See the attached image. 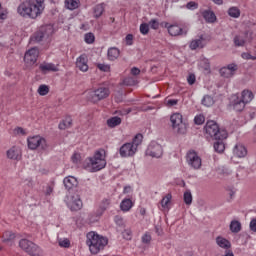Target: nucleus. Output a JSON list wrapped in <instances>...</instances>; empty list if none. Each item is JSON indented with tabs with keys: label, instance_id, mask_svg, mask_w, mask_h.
Returning <instances> with one entry per match:
<instances>
[{
	"label": "nucleus",
	"instance_id": "f257e3e1",
	"mask_svg": "<svg viewBox=\"0 0 256 256\" xmlns=\"http://www.w3.org/2000/svg\"><path fill=\"white\" fill-rule=\"evenodd\" d=\"M45 9V0H25L17 7V13L24 19H37Z\"/></svg>",
	"mask_w": 256,
	"mask_h": 256
},
{
	"label": "nucleus",
	"instance_id": "f03ea898",
	"mask_svg": "<svg viewBox=\"0 0 256 256\" xmlns=\"http://www.w3.org/2000/svg\"><path fill=\"white\" fill-rule=\"evenodd\" d=\"M107 166V159L105 150L100 149L94 153L93 156L86 158L83 162V169L89 173H97Z\"/></svg>",
	"mask_w": 256,
	"mask_h": 256
},
{
	"label": "nucleus",
	"instance_id": "7ed1b4c3",
	"mask_svg": "<svg viewBox=\"0 0 256 256\" xmlns=\"http://www.w3.org/2000/svg\"><path fill=\"white\" fill-rule=\"evenodd\" d=\"M109 243L107 238L95 233V232H89L86 235V245L89 247L90 252L93 255H97L99 251H103L105 249V246Z\"/></svg>",
	"mask_w": 256,
	"mask_h": 256
},
{
	"label": "nucleus",
	"instance_id": "20e7f679",
	"mask_svg": "<svg viewBox=\"0 0 256 256\" xmlns=\"http://www.w3.org/2000/svg\"><path fill=\"white\" fill-rule=\"evenodd\" d=\"M205 133L207 137L211 139H226L227 131L219 129L217 122L210 120L205 125Z\"/></svg>",
	"mask_w": 256,
	"mask_h": 256
},
{
	"label": "nucleus",
	"instance_id": "39448f33",
	"mask_svg": "<svg viewBox=\"0 0 256 256\" xmlns=\"http://www.w3.org/2000/svg\"><path fill=\"white\" fill-rule=\"evenodd\" d=\"M170 123L172 125V129L176 133H180V135L187 133V124L183 122V115H181V113L172 114L170 117Z\"/></svg>",
	"mask_w": 256,
	"mask_h": 256
},
{
	"label": "nucleus",
	"instance_id": "423d86ee",
	"mask_svg": "<svg viewBox=\"0 0 256 256\" xmlns=\"http://www.w3.org/2000/svg\"><path fill=\"white\" fill-rule=\"evenodd\" d=\"M65 203L70 211H81L83 209V201L79 193H69L65 198Z\"/></svg>",
	"mask_w": 256,
	"mask_h": 256
},
{
	"label": "nucleus",
	"instance_id": "0eeeda50",
	"mask_svg": "<svg viewBox=\"0 0 256 256\" xmlns=\"http://www.w3.org/2000/svg\"><path fill=\"white\" fill-rule=\"evenodd\" d=\"M19 246L21 247V249L26 251V253H28L29 255H32V256L41 255V248H39V246H37L35 243L27 239L20 240Z\"/></svg>",
	"mask_w": 256,
	"mask_h": 256
},
{
	"label": "nucleus",
	"instance_id": "6e6552de",
	"mask_svg": "<svg viewBox=\"0 0 256 256\" xmlns=\"http://www.w3.org/2000/svg\"><path fill=\"white\" fill-rule=\"evenodd\" d=\"M164 27L168 29V33L171 35V37H185L187 33H189V29L187 27L183 28L178 24L170 25L168 22H165Z\"/></svg>",
	"mask_w": 256,
	"mask_h": 256
},
{
	"label": "nucleus",
	"instance_id": "1a4fd4ad",
	"mask_svg": "<svg viewBox=\"0 0 256 256\" xmlns=\"http://www.w3.org/2000/svg\"><path fill=\"white\" fill-rule=\"evenodd\" d=\"M111 91L107 87H99L98 89L90 92L89 99L92 103H97V101H103V99H107Z\"/></svg>",
	"mask_w": 256,
	"mask_h": 256
},
{
	"label": "nucleus",
	"instance_id": "9d476101",
	"mask_svg": "<svg viewBox=\"0 0 256 256\" xmlns=\"http://www.w3.org/2000/svg\"><path fill=\"white\" fill-rule=\"evenodd\" d=\"M27 142H28V147L34 151L35 149H46L47 148V141L45 140V138L39 136V135H36V136H32V137H29L27 139Z\"/></svg>",
	"mask_w": 256,
	"mask_h": 256
},
{
	"label": "nucleus",
	"instance_id": "9b49d317",
	"mask_svg": "<svg viewBox=\"0 0 256 256\" xmlns=\"http://www.w3.org/2000/svg\"><path fill=\"white\" fill-rule=\"evenodd\" d=\"M50 35H53V26L45 25L39 28V30L34 34L33 39L39 43Z\"/></svg>",
	"mask_w": 256,
	"mask_h": 256
},
{
	"label": "nucleus",
	"instance_id": "f8f14e48",
	"mask_svg": "<svg viewBox=\"0 0 256 256\" xmlns=\"http://www.w3.org/2000/svg\"><path fill=\"white\" fill-rule=\"evenodd\" d=\"M146 155L159 159L163 156V146L155 141L151 142L146 150Z\"/></svg>",
	"mask_w": 256,
	"mask_h": 256
},
{
	"label": "nucleus",
	"instance_id": "ddd939ff",
	"mask_svg": "<svg viewBox=\"0 0 256 256\" xmlns=\"http://www.w3.org/2000/svg\"><path fill=\"white\" fill-rule=\"evenodd\" d=\"M186 160L189 167H192V169H201L202 160L201 157H199V154H197V152H188Z\"/></svg>",
	"mask_w": 256,
	"mask_h": 256
},
{
	"label": "nucleus",
	"instance_id": "4468645a",
	"mask_svg": "<svg viewBox=\"0 0 256 256\" xmlns=\"http://www.w3.org/2000/svg\"><path fill=\"white\" fill-rule=\"evenodd\" d=\"M37 57H39V49L31 48L24 55V62L26 65H35L37 63Z\"/></svg>",
	"mask_w": 256,
	"mask_h": 256
},
{
	"label": "nucleus",
	"instance_id": "2eb2a0df",
	"mask_svg": "<svg viewBox=\"0 0 256 256\" xmlns=\"http://www.w3.org/2000/svg\"><path fill=\"white\" fill-rule=\"evenodd\" d=\"M119 153L121 157H133L137 153V150L133 144L128 142L120 147Z\"/></svg>",
	"mask_w": 256,
	"mask_h": 256
},
{
	"label": "nucleus",
	"instance_id": "dca6fc26",
	"mask_svg": "<svg viewBox=\"0 0 256 256\" xmlns=\"http://www.w3.org/2000/svg\"><path fill=\"white\" fill-rule=\"evenodd\" d=\"M236 71H237V65H233V66L228 65L220 68L219 73L221 77H224L225 79H229L233 77V75H235Z\"/></svg>",
	"mask_w": 256,
	"mask_h": 256
},
{
	"label": "nucleus",
	"instance_id": "f3484780",
	"mask_svg": "<svg viewBox=\"0 0 256 256\" xmlns=\"http://www.w3.org/2000/svg\"><path fill=\"white\" fill-rule=\"evenodd\" d=\"M207 45V41L205 40V37L203 35H200L198 39H194L190 42L189 48L192 51H195L196 49H203Z\"/></svg>",
	"mask_w": 256,
	"mask_h": 256
},
{
	"label": "nucleus",
	"instance_id": "a211bd4d",
	"mask_svg": "<svg viewBox=\"0 0 256 256\" xmlns=\"http://www.w3.org/2000/svg\"><path fill=\"white\" fill-rule=\"evenodd\" d=\"M230 105L234 109V111L241 112L243 111V109H245L246 104L239 98V96L234 95L231 98Z\"/></svg>",
	"mask_w": 256,
	"mask_h": 256
},
{
	"label": "nucleus",
	"instance_id": "6ab92c4d",
	"mask_svg": "<svg viewBox=\"0 0 256 256\" xmlns=\"http://www.w3.org/2000/svg\"><path fill=\"white\" fill-rule=\"evenodd\" d=\"M8 159L19 161L22 157L21 148L19 146H13L7 151Z\"/></svg>",
	"mask_w": 256,
	"mask_h": 256
},
{
	"label": "nucleus",
	"instance_id": "aec40b11",
	"mask_svg": "<svg viewBox=\"0 0 256 256\" xmlns=\"http://www.w3.org/2000/svg\"><path fill=\"white\" fill-rule=\"evenodd\" d=\"M63 184L65 189L68 191H71V189H75L79 185V182L77 181V178L73 176H67L63 180Z\"/></svg>",
	"mask_w": 256,
	"mask_h": 256
},
{
	"label": "nucleus",
	"instance_id": "412c9836",
	"mask_svg": "<svg viewBox=\"0 0 256 256\" xmlns=\"http://www.w3.org/2000/svg\"><path fill=\"white\" fill-rule=\"evenodd\" d=\"M216 245H218L220 249H224V250L231 249V242L223 236L216 237Z\"/></svg>",
	"mask_w": 256,
	"mask_h": 256
},
{
	"label": "nucleus",
	"instance_id": "4be33fe9",
	"mask_svg": "<svg viewBox=\"0 0 256 256\" xmlns=\"http://www.w3.org/2000/svg\"><path fill=\"white\" fill-rule=\"evenodd\" d=\"M233 153L235 157H239L240 159L247 156V148L243 146V144H236Z\"/></svg>",
	"mask_w": 256,
	"mask_h": 256
},
{
	"label": "nucleus",
	"instance_id": "5701e85b",
	"mask_svg": "<svg viewBox=\"0 0 256 256\" xmlns=\"http://www.w3.org/2000/svg\"><path fill=\"white\" fill-rule=\"evenodd\" d=\"M202 17L205 19L206 23H215V21H217V16L215 15V12L211 10H205L202 13Z\"/></svg>",
	"mask_w": 256,
	"mask_h": 256
},
{
	"label": "nucleus",
	"instance_id": "b1692460",
	"mask_svg": "<svg viewBox=\"0 0 256 256\" xmlns=\"http://www.w3.org/2000/svg\"><path fill=\"white\" fill-rule=\"evenodd\" d=\"M247 32L234 37V44L236 47H244L247 42Z\"/></svg>",
	"mask_w": 256,
	"mask_h": 256
},
{
	"label": "nucleus",
	"instance_id": "393cba45",
	"mask_svg": "<svg viewBox=\"0 0 256 256\" xmlns=\"http://www.w3.org/2000/svg\"><path fill=\"white\" fill-rule=\"evenodd\" d=\"M133 208V201L129 198H125L121 201L120 203V209L121 211H123L124 213H127V211H131V209Z\"/></svg>",
	"mask_w": 256,
	"mask_h": 256
},
{
	"label": "nucleus",
	"instance_id": "a878e982",
	"mask_svg": "<svg viewBox=\"0 0 256 256\" xmlns=\"http://www.w3.org/2000/svg\"><path fill=\"white\" fill-rule=\"evenodd\" d=\"M253 92L249 91V90H244L241 93V97H239L244 104L247 105V103H251L253 101Z\"/></svg>",
	"mask_w": 256,
	"mask_h": 256
},
{
	"label": "nucleus",
	"instance_id": "bb28decb",
	"mask_svg": "<svg viewBox=\"0 0 256 256\" xmlns=\"http://www.w3.org/2000/svg\"><path fill=\"white\" fill-rule=\"evenodd\" d=\"M121 52L118 50L117 47H112L108 49V59L110 61H115V59L119 58Z\"/></svg>",
	"mask_w": 256,
	"mask_h": 256
},
{
	"label": "nucleus",
	"instance_id": "cd10ccee",
	"mask_svg": "<svg viewBox=\"0 0 256 256\" xmlns=\"http://www.w3.org/2000/svg\"><path fill=\"white\" fill-rule=\"evenodd\" d=\"M215 143H214V150L216 151V153H223V151H225V139H215Z\"/></svg>",
	"mask_w": 256,
	"mask_h": 256
},
{
	"label": "nucleus",
	"instance_id": "c85d7f7f",
	"mask_svg": "<svg viewBox=\"0 0 256 256\" xmlns=\"http://www.w3.org/2000/svg\"><path fill=\"white\" fill-rule=\"evenodd\" d=\"M40 71L44 75H47V73H51V72L55 73V72L59 71V68H57V66H53V65H41Z\"/></svg>",
	"mask_w": 256,
	"mask_h": 256
},
{
	"label": "nucleus",
	"instance_id": "c756f323",
	"mask_svg": "<svg viewBox=\"0 0 256 256\" xmlns=\"http://www.w3.org/2000/svg\"><path fill=\"white\" fill-rule=\"evenodd\" d=\"M95 19H99L101 15L105 12V6L103 4H98L93 8Z\"/></svg>",
	"mask_w": 256,
	"mask_h": 256
},
{
	"label": "nucleus",
	"instance_id": "7c9ffc66",
	"mask_svg": "<svg viewBox=\"0 0 256 256\" xmlns=\"http://www.w3.org/2000/svg\"><path fill=\"white\" fill-rule=\"evenodd\" d=\"M65 7L70 11H75L79 7V0H65Z\"/></svg>",
	"mask_w": 256,
	"mask_h": 256
},
{
	"label": "nucleus",
	"instance_id": "2f4dec72",
	"mask_svg": "<svg viewBox=\"0 0 256 256\" xmlns=\"http://www.w3.org/2000/svg\"><path fill=\"white\" fill-rule=\"evenodd\" d=\"M230 231L231 233H239V231H241V222L232 220L230 222Z\"/></svg>",
	"mask_w": 256,
	"mask_h": 256
},
{
	"label": "nucleus",
	"instance_id": "473e14b6",
	"mask_svg": "<svg viewBox=\"0 0 256 256\" xmlns=\"http://www.w3.org/2000/svg\"><path fill=\"white\" fill-rule=\"evenodd\" d=\"M14 239H15V233L11 231L4 232L2 236L3 243H11V241H13Z\"/></svg>",
	"mask_w": 256,
	"mask_h": 256
},
{
	"label": "nucleus",
	"instance_id": "72a5a7b5",
	"mask_svg": "<svg viewBox=\"0 0 256 256\" xmlns=\"http://www.w3.org/2000/svg\"><path fill=\"white\" fill-rule=\"evenodd\" d=\"M142 142H143V135L137 134V135L133 138L132 142H129V143H131L132 147H134L135 150L137 151L138 147L140 146V144H141Z\"/></svg>",
	"mask_w": 256,
	"mask_h": 256
},
{
	"label": "nucleus",
	"instance_id": "f704fd0d",
	"mask_svg": "<svg viewBox=\"0 0 256 256\" xmlns=\"http://www.w3.org/2000/svg\"><path fill=\"white\" fill-rule=\"evenodd\" d=\"M123 85H126L127 87H133V85H137V77L128 76L123 80Z\"/></svg>",
	"mask_w": 256,
	"mask_h": 256
},
{
	"label": "nucleus",
	"instance_id": "c9c22d12",
	"mask_svg": "<svg viewBox=\"0 0 256 256\" xmlns=\"http://www.w3.org/2000/svg\"><path fill=\"white\" fill-rule=\"evenodd\" d=\"M215 104V100L213 99V97L209 96V95H205L202 99V105H204V107H212V105Z\"/></svg>",
	"mask_w": 256,
	"mask_h": 256
},
{
	"label": "nucleus",
	"instance_id": "e433bc0d",
	"mask_svg": "<svg viewBox=\"0 0 256 256\" xmlns=\"http://www.w3.org/2000/svg\"><path fill=\"white\" fill-rule=\"evenodd\" d=\"M228 15L234 19H238V17H241V10L237 7H231L228 10Z\"/></svg>",
	"mask_w": 256,
	"mask_h": 256
},
{
	"label": "nucleus",
	"instance_id": "4c0bfd02",
	"mask_svg": "<svg viewBox=\"0 0 256 256\" xmlns=\"http://www.w3.org/2000/svg\"><path fill=\"white\" fill-rule=\"evenodd\" d=\"M108 127H117V125H121V119L117 116H114L107 120Z\"/></svg>",
	"mask_w": 256,
	"mask_h": 256
},
{
	"label": "nucleus",
	"instance_id": "58836bf2",
	"mask_svg": "<svg viewBox=\"0 0 256 256\" xmlns=\"http://www.w3.org/2000/svg\"><path fill=\"white\" fill-rule=\"evenodd\" d=\"M183 199L186 205H191V203H193V195L191 194V190H186L184 192Z\"/></svg>",
	"mask_w": 256,
	"mask_h": 256
},
{
	"label": "nucleus",
	"instance_id": "ea45409f",
	"mask_svg": "<svg viewBox=\"0 0 256 256\" xmlns=\"http://www.w3.org/2000/svg\"><path fill=\"white\" fill-rule=\"evenodd\" d=\"M84 41L87 45H93L95 43V34L88 32L84 35Z\"/></svg>",
	"mask_w": 256,
	"mask_h": 256
},
{
	"label": "nucleus",
	"instance_id": "a19ab883",
	"mask_svg": "<svg viewBox=\"0 0 256 256\" xmlns=\"http://www.w3.org/2000/svg\"><path fill=\"white\" fill-rule=\"evenodd\" d=\"M87 63H89L87 54H82L77 58L76 65H87Z\"/></svg>",
	"mask_w": 256,
	"mask_h": 256
},
{
	"label": "nucleus",
	"instance_id": "79ce46f5",
	"mask_svg": "<svg viewBox=\"0 0 256 256\" xmlns=\"http://www.w3.org/2000/svg\"><path fill=\"white\" fill-rule=\"evenodd\" d=\"M73 123V120L71 119V117H67L65 120H63L60 124H59V129H67L71 124Z\"/></svg>",
	"mask_w": 256,
	"mask_h": 256
},
{
	"label": "nucleus",
	"instance_id": "37998d69",
	"mask_svg": "<svg viewBox=\"0 0 256 256\" xmlns=\"http://www.w3.org/2000/svg\"><path fill=\"white\" fill-rule=\"evenodd\" d=\"M38 93L42 97H45V95H47L49 93V86H47L45 84L40 85L38 88Z\"/></svg>",
	"mask_w": 256,
	"mask_h": 256
},
{
	"label": "nucleus",
	"instance_id": "c03bdc74",
	"mask_svg": "<svg viewBox=\"0 0 256 256\" xmlns=\"http://www.w3.org/2000/svg\"><path fill=\"white\" fill-rule=\"evenodd\" d=\"M169 203H171V195L167 194L162 200H161V206L163 209H167L169 207Z\"/></svg>",
	"mask_w": 256,
	"mask_h": 256
},
{
	"label": "nucleus",
	"instance_id": "a18cd8bd",
	"mask_svg": "<svg viewBox=\"0 0 256 256\" xmlns=\"http://www.w3.org/2000/svg\"><path fill=\"white\" fill-rule=\"evenodd\" d=\"M109 205H111V199L109 198H104L100 204V208L105 211L109 209Z\"/></svg>",
	"mask_w": 256,
	"mask_h": 256
},
{
	"label": "nucleus",
	"instance_id": "49530a36",
	"mask_svg": "<svg viewBox=\"0 0 256 256\" xmlns=\"http://www.w3.org/2000/svg\"><path fill=\"white\" fill-rule=\"evenodd\" d=\"M122 237L127 241H131V237H133V232L131 231V229L127 228L122 232Z\"/></svg>",
	"mask_w": 256,
	"mask_h": 256
},
{
	"label": "nucleus",
	"instance_id": "de8ad7c7",
	"mask_svg": "<svg viewBox=\"0 0 256 256\" xmlns=\"http://www.w3.org/2000/svg\"><path fill=\"white\" fill-rule=\"evenodd\" d=\"M140 33L142 35H147L149 33V24L147 23H142L140 25Z\"/></svg>",
	"mask_w": 256,
	"mask_h": 256
},
{
	"label": "nucleus",
	"instance_id": "09e8293b",
	"mask_svg": "<svg viewBox=\"0 0 256 256\" xmlns=\"http://www.w3.org/2000/svg\"><path fill=\"white\" fill-rule=\"evenodd\" d=\"M194 123L196 125H203L205 123V116L203 115H197L195 118H194Z\"/></svg>",
	"mask_w": 256,
	"mask_h": 256
},
{
	"label": "nucleus",
	"instance_id": "8fccbe9b",
	"mask_svg": "<svg viewBox=\"0 0 256 256\" xmlns=\"http://www.w3.org/2000/svg\"><path fill=\"white\" fill-rule=\"evenodd\" d=\"M114 221L118 227H125V220L121 216H115Z\"/></svg>",
	"mask_w": 256,
	"mask_h": 256
},
{
	"label": "nucleus",
	"instance_id": "3c124183",
	"mask_svg": "<svg viewBox=\"0 0 256 256\" xmlns=\"http://www.w3.org/2000/svg\"><path fill=\"white\" fill-rule=\"evenodd\" d=\"M71 160H72V163H75V165H79V163H81V154L79 153L73 154Z\"/></svg>",
	"mask_w": 256,
	"mask_h": 256
},
{
	"label": "nucleus",
	"instance_id": "603ef678",
	"mask_svg": "<svg viewBox=\"0 0 256 256\" xmlns=\"http://www.w3.org/2000/svg\"><path fill=\"white\" fill-rule=\"evenodd\" d=\"M58 244H59L60 247L67 248V247H69L70 242H69V239L64 238V239H58Z\"/></svg>",
	"mask_w": 256,
	"mask_h": 256
},
{
	"label": "nucleus",
	"instance_id": "864d4df0",
	"mask_svg": "<svg viewBox=\"0 0 256 256\" xmlns=\"http://www.w3.org/2000/svg\"><path fill=\"white\" fill-rule=\"evenodd\" d=\"M200 71H203L204 75H209L211 73V66L210 65H202L200 66Z\"/></svg>",
	"mask_w": 256,
	"mask_h": 256
},
{
	"label": "nucleus",
	"instance_id": "5fc2aeb1",
	"mask_svg": "<svg viewBox=\"0 0 256 256\" xmlns=\"http://www.w3.org/2000/svg\"><path fill=\"white\" fill-rule=\"evenodd\" d=\"M148 25L151 27V29H159V21H157V19H152Z\"/></svg>",
	"mask_w": 256,
	"mask_h": 256
},
{
	"label": "nucleus",
	"instance_id": "6e6d98bb",
	"mask_svg": "<svg viewBox=\"0 0 256 256\" xmlns=\"http://www.w3.org/2000/svg\"><path fill=\"white\" fill-rule=\"evenodd\" d=\"M186 7L188 9H190L191 11H195V9H197L199 7V5L197 3L191 1V2L187 3Z\"/></svg>",
	"mask_w": 256,
	"mask_h": 256
},
{
	"label": "nucleus",
	"instance_id": "4d7b16f0",
	"mask_svg": "<svg viewBox=\"0 0 256 256\" xmlns=\"http://www.w3.org/2000/svg\"><path fill=\"white\" fill-rule=\"evenodd\" d=\"M177 103H179V100H176V99L166 100L167 107H175V105H177Z\"/></svg>",
	"mask_w": 256,
	"mask_h": 256
},
{
	"label": "nucleus",
	"instance_id": "13d9d810",
	"mask_svg": "<svg viewBox=\"0 0 256 256\" xmlns=\"http://www.w3.org/2000/svg\"><path fill=\"white\" fill-rule=\"evenodd\" d=\"M142 243H151V234L145 233L142 236Z\"/></svg>",
	"mask_w": 256,
	"mask_h": 256
},
{
	"label": "nucleus",
	"instance_id": "bf43d9fd",
	"mask_svg": "<svg viewBox=\"0 0 256 256\" xmlns=\"http://www.w3.org/2000/svg\"><path fill=\"white\" fill-rule=\"evenodd\" d=\"M131 75H133L132 77H137V75H139L141 73V70L137 67H133L130 71Z\"/></svg>",
	"mask_w": 256,
	"mask_h": 256
},
{
	"label": "nucleus",
	"instance_id": "052dcab7",
	"mask_svg": "<svg viewBox=\"0 0 256 256\" xmlns=\"http://www.w3.org/2000/svg\"><path fill=\"white\" fill-rule=\"evenodd\" d=\"M78 71H82V73H85L89 71V66L88 65H78L76 66Z\"/></svg>",
	"mask_w": 256,
	"mask_h": 256
},
{
	"label": "nucleus",
	"instance_id": "680f3d73",
	"mask_svg": "<svg viewBox=\"0 0 256 256\" xmlns=\"http://www.w3.org/2000/svg\"><path fill=\"white\" fill-rule=\"evenodd\" d=\"M187 81L189 85H194L196 81L195 74H190L187 78Z\"/></svg>",
	"mask_w": 256,
	"mask_h": 256
},
{
	"label": "nucleus",
	"instance_id": "e2e57ef3",
	"mask_svg": "<svg viewBox=\"0 0 256 256\" xmlns=\"http://www.w3.org/2000/svg\"><path fill=\"white\" fill-rule=\"evenodd\" d=\"M250 231H253L254 233H256V219H252L250 221Z\"/></svg>",
	"mask_w": 256,
	"mask_h": 256
},
{
	"label": "nucleus",
	"instance_id": "0e129e2a",
	"mask_svg": "<svg viewBox=\"0 0 256 256\" xmlns=\"http://www.w3.org/2000/svg\"><path fill=\"white\" fill-rule=\"evenodd\" d=\"M126 44L133 45V34L126 35Z\"/></svg>",
	"mask_w": 256,
	"mask_h": 256
},
{
	"label": "nucleus",
	"instance_id": "69168bd1",
	"mask_svg": "<svg viewBox=\"0 0 256 256\" xmlns=\"http://www.w3.org/2000/svg\"><path fill=\"white\" fill-rule=\"evenodd\" d=\"M44 193H45V195H51L53 193V186L52 185L46 186Z\"/></svg>",
	"mask_w": 256,
	"mask_h": 256
},
{
	"label": "nucleus",
	"instance_id": "338daca9",
	"mask_svg": "<svg viewBox=\"0 0 256 256\" xmlns=\"http://www.w3.org/2000/svg\"><path fill=\"white\" fill-rule=\"evenodd\" d=\"M15 135H25V130L23 128L18 127L14 130Z\"/></svg>",
	"mask_w": 256,
	"mask_h": 256
},
{
	"label": "nucleus",
	"instance_id": "774afa93",
	"mask_svg": "<svg viewBox=\"0 0 256 256\" xmlns=\"http://www.w3.org/2000/svg\"><path fill=\"white\" fill-rule=\"evenodd\" d=\"M98 69L100 71L107 72V71H109L110 67H109V65H98Z\"/></svg>",
	"mask_w": 256,
	"mask_h": 256
}]
</instances>
